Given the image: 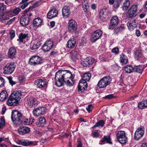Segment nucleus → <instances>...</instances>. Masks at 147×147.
<instances>
[{
    "label": "nucleus",
    "mask_w": 147,
    "mask_h": 147,
    "mask_svg": "<svg viewBox=\"0 0 147 147\" xmlns=\"http://www.w3.org/2000/svg\"><path fill=\"white\" fill-rule=\"evenodd\" d=\"M7 78L9 81L10 84L12 86H13L16 84V82L14 81L13 80L12 78L11 77H7Z\"/></svg>",
    "instance_id": "49"
},
{
    "label": "nucleus",
    "mask_w": 147,
    "mask_h": 147,
    "mask_svg": "<svg viewBox=\"0 0 147 147\" xmlns=\"http://www.w3.org/2000/svg\"><path fill=\"white\" fill-rule=\"evenodd\" d=\"M82 144L80 141H79L78 142V144L77 147H82Z\"/></svg>",
    "instance_id": "63"
},
{
    "label": "nucleus",
    "mask_w": 147,
    "mask_h": 147,
    "mask_svg": "<svg viewBox=\"0 0 147 147\" xmlns=\"http://www.w3.org/2000/svg\"><path fill=\"white\" fill-rule=\"evenodd\" d=\"M137 20H134L132 21H130L127 23V26L130 31L133 30L137 26Z\"/></svg>",
    "instance_id": "24"
},
{
    "label": "nucleus",
    "mask_w": 147,
    "mask_h": 147,
    "mask_svg": "<svg viewBox=\"0 0 147 147\" xmlns=\"http://www.w3.org/2000/svg\"><path fill=\"white\" fill-rule=\"evenodd\" d=\"M16 53V50L14 47H11L9 49L8 52V56L9 57L13 58H14Z\"/></svg>",
    "instance_id": "26"
},
{
    "label": "nucleus",
    "mask_w": 147,
    "mask_h": 147,
    "mask_svg": "<svg viewBox=\"0 0 147 147\" xmlns=\"http://www.w3.org/2000/svg\"><path fill=\"white\" fill-rule=\"evenodd\" d=\"M21 122V124H23L26 125H30V119H28V118L24 117H23Z\"/></svg>",
    "instance_id": "42"
},
{
    "label": "nucleus",
    "mask_w": 147,
    "mask_h": 147,
    "mask_svg": "<svg viewBox=\"0 0 147 147\" xmlns=\"http://www.w3.org/2000/svg\"><path fill=\"white\" fill-rule=\"evenodd\" d=\"M19 134L21 135H23L28 134L30 131V128L26 127H23L18 129Z\"/></svg>",
    "instance_id": "25"
},
{
    "label": "nucleus",
    "mask_w": 147,
    "mask_h": 147,
    "mask_svg": "<svg viewBox=\"0 0 147 147\" xmlns=\"http://www.w3.org/2000/svg\"><path fill=\"white\" fill-rule=\"evenodd\" d=\"M21 11V9L20 8L17 7L14 9L13 10V12L16 15H17L19 12Z\"/></svg>",
    "instance_id": "51"
},
{
    "label": "nucleus",
    "mask_w": 147,
    "mask_h": 147,
    "mask_svg": "<svg viewBox=\"0 0 147 147\" xmlns=\"http://www.w3.org/2000/svg\"><path fill=\"white\" fill-rule=\"evenodd\" d=\"M15 17H14L12 19H10V20H9V21H8L7 22V23L6 24V25H9L11 24L13 22L15 21Z\"/></svg>",
    "instance_id": "57"
},
{
    "label": "nucleus",
    "mask_w": 147,
    "mask_h": 147,
    "mask_svg": "<svg viewBox=\"0 0 147 147\" xmlns=\"http://www.w3.org/2000/svg\"><path fill=\"white\" fill-rule=\"evenodd\" d=\"M99 135L98 133L96 132H94L93 134V136L94 137H98Z\"/></svg>",
    "instance_id": "60"
},
{
    "label": "nucleus",
    "mask_w": 147,
    "mask_h": 147,
    "mask_svg": "<svg viewBox=\"0 0 147 147\" xmlns=\"http://www.w3.org/2000/svg\"><path fill=\"white\" fill-rule=\"evenodd\" d=\"M111 80L110 77L107 76L104 77L98 82V85L100 88H103L109 85Z\"/></svg>",
    "instance_id": "7"
},
{
    "label": "nucleus",
    "mask_w": 147,
    "mask_h": 147,
    "mask_svg": "<svg viewBox=\"0 0 147 147\" xmlns=\"http://www.w3.org/2000/svg\"><path fill=\"white\" fill-rule=\"evenodd\" d=\"M38 2H36L32 5L29 7L28 8L26 9L24 11L25 13H26L30 9H33L34 7L38 6Z\"/></svg>",
    "instance_id": "43"
},
{
    "label": "nucleus",
    "mask_w": 147,
    "mask_h": 147,
    "mask_svg": "<svg viewBox=\"0 0 147 147\" xmlns=\"http://www.w3.org/2000/svg\"><path fill=\"white\" fill-rule=\"evenodd\" d=\"M113 97H113V94H109L107 96H106L105 97V98L108 99H111L113 98Z\"/></svg>",
    "instance_id": "58"
},
{
    "label": "nucleus",
    "mask_w": 147,
    "mask_h": 147,
    "mask_svg": "<svg viewBox=\"0 0 147 147\" xmlns=\"http://www.w3.org/2000/svg\"><path fill=\"white\" fill-rule=\"evenodd\" d=\"M110 16V13L107 8H103L100 10L99 15L98 16L99 20L103 22L106 21Z\"/></svg>",
    "instance_id": "4"
},
{
    "label": "nucleus",
    "mask_w": 147,
    "mask_h": 147,
    "mask_svg": "<svg viewBox=\"0 0 147 147\" xmlns=\"http://www.w3.org/2000/svg\"><path fill=\"white\" fill-rule=\"evenodd\" d=\"M28 36V35L27 34H25L22 33H21L19 35V38L17 39V40L20 42H24L23 40L27 37Z\"/></svg>",
    "instance_id": "34"
},
{
    "label": "nucleus",
    "mask_w": 147,
    "mask_h": 147,
    "mask_svg": "<svg viewBox=\"0 0 147 147\" xmlns=\"http://www.w3.org/2000/svg\"><path fill=\"white\" fill-rule=\"evenodd\" d=\"M102 32L100 30L95 31L92 34L90 38L91 41L92 42H95L99 39L102 35Z\"/></svg>",
    "instance_id": "10"
},
{
    "label": "nucleus",
    "mask_w": 147,
    "mask_h": 147,
    "mask_svg": "<svg viewBox=\"0 0 147 147\" xmlns=\"http://www.w3.org/2000/svg\"><path fill=\"white\" fill-rule=\"evenodd\" d=\"M116 136L118 141L121 144L126 143L127 141V138L125 131H119L117 132Z\"/></svg>",
    "instance_id": "5"
},
{
    "label": "nucleus",
    "mask_w": 147,
    "mask_h": 147,
    "mask_svg": "<svg viewBox=\"0 0 147 147\" xmlns=\"http://www.w3.org/2000/svg\"><path fill=\"white\" fill-rule=\"evenodd\" d=\"M88 86L86 82L83 80H81L79 83L78 89L79 92H82L87 88Z\"/></svg>",
    "instance_id": "20"
},
{
    "label": "nucleus",
    "mask_w": 147,
    "mask_h": 147,
    "mask_svg": "<svg viewBox=\"0 0 147 147\" xmlns=\"http://www.w3.org/2000/svg\"><path fill=\"white\" fill-rule=\"evenodd\" d=\"M134 71L138 73H142L143 71V68L140 65H135L134 67Z\"/></svg>",
    "instance_id": "39"
},
{
    "label": "nucleus",
    "mask_w": 147,
    "mask_h": 147,
    "mask_svg": "<svg viewBox=\"0 0 147 147\" xmlns=\"http://www.w3.org/2000/svg\"><path fill=\"white\" fill-rule=\"evenodd\" d=\"M76 43V41L74 38H70L67 42V46L69 48L72 49L75 46Z\"/></svg>",
    "instance_id": "29"
},
{
    "label": "nucleus",
    "mask_w": 147,
    "mask_h": 147,
    "mask_svg": "<svg viewBox=\"0 0 147 147\" xmlns=\"http://www.w3.org/2000/svg\"><path fill=\"white\" fill-rule=\"evenodd\" d=\"M58 14V11L55 8H53L48 13L47 16L49 19H51L56 17Z\"/></svg>",
    "instance_id": "23"
},
{
    "label": "nucleus",
    "mask_w": 147,
    "mask_h": 147,
    "mask_svg": "<svg viewBox=\"0 0 147 147\" xmlns=\"http://www.w3.org/2000/svg\"><path fill=\"white\" fill-rule=\"evenodd\" d=\"M82 6L83 10L84 12H87L88 11V9L89 8V5L85 4V2H82Z\"/></svg>",
    "instance_id": "47"
},
{
    "label": "nucleus",
    "mask_w": 147,
    "mask_h": 147,
    "mask_svg": "<svg viewBox=\"0 0 147 147\" xmlns=\"http://www.w3.org/2000/svg\"><path fill=\"white\" fill-rule=\"evenodd\" d=\"M119 49L117 48H115L113 49L112 50V52L115 54H117L119 52Z\"/></svg>",
    "instance_id": "55"
},
{
    "label": "nucleus",
    "mask_w": 147,
    "mask_h": 147,
    "mask_svg": "<svg viewBox=\"0 0 147 147\" xmlns=\"http://www.w3.org/2000/svg\"><path fill=\"white\" fill-rule=\"evenodd\" d=\"M125 27L123 25H122L119 27L115 28L114 30V33L116 34L124 30Z\"/></svg>",
    "instance_id": "37"
},
{
    "label": "nucleus",
    "mask_w": 147,
    "mask_h": 147,
    "mask_svg": "<svg viewBox=\"0 0 147 147\" xmlns=\"http://www.w3.org/2000/svg\"><path fill=\"white\" fill-rule=\"evenodd\" d=\"M40 43L39 42H36L30 45V49L31 50H34L38 49L40 46Z\"/></svg>",
    "instance_id": "40"
},
{
    "label": "nucleus",
    "mask_w": 147,
    "mask_h": 147,
    "mask_svg": "<svg viewBox=\"0 0 147 147\" xmlns=\"http://www.w3.org/2000/svg\"><path fill=\"white\" fill-rule=\"evenodd\" d=\"M42 62V59L40 57L34 56L30 58L29 63L31 65L35 66L40 64Z\"/></svg>",
    "instance_id": "11"
},
{
    "label": "nucleus",
    "mask_w": 147,
    "mask_h": 147,
    "mask_svg": "<svg viewBox=\"0 0 147 147\" xmlns=\"http://www.w3.org/2000/svg\"><path fill=\"white\" fill-rule=\"evenodd\" d=\"M138 7L136 5H133L128 10L127 15L129 18L135 17L138 14Z\"/></svg>",
    "instance_id": "8"
},
{
    "label": "nucleus",
    "mask_w": 147,
    "mask_h": 147,
    "mask_svg": "<svg viewBox=\"0 0 147 147\" xmlns=\"http://www.w3.org/2000/svg\"><path fill=\"white\" fill-rule=\"evenodd\" d=\"M125 70L128 73H131L134 71V67L130 65H128L124 67Z\"/></svg>",
    "instance_id": "41"
},
{
    "label": "nucleus",
    "mask_w": 147,
    "mask_h": 147,
    "mask_svg": "<svg viewBox=\"0 0 147 147\" xmlns=\"http://www.w3.org/2000/svg\"><path fill=\"white\" fill-rule=\"evenodd\" d=\"M6 6L3 3H0V11L1 14L0 15L3 16L4 15V11L6 9Z\"/></svg>",
    "instance_id": "44"
},
{
    "label": "nucleus",
    "mask_w": 147,
    "mask_h": 147,
    "mask_svg": "<svg viewBox=\"0 0 147 147\" xmlns=\"http://www.w3.org/2000/svg\"><path fill=\"white\" fill-rule=\"evenodd\" d=\"M101 142H106L107 143L110 144H112L111 141V139L109 136H104L101 140Z\"/></svg>",
    "instance_id": "33"
},
{
    "label": "nucleus",
    "mask_w": 147,
    "mask_h": 147,
    "mask_svg": "<svg viewBox=\"0 0 147 147\" xmlns=\"http://www.w3.org/2000/svg\"><path fill=\"white\" fill-rule=\"evenodd\" d=\"M118 23L119 20L117 17V16L113 17L111 20L109 28L110 30H113L118 25Z\"/></svg>",
    "instance_id": "15"
},
{
    "label": "nucleus",
    "mask_w": 147,
    "mask_h": 147,
    "mask_svg": "<svg viewBox=\"0 0 147 147\" xmlns=\"http://www.w3.org/2000/svg\"><path fill=\"white\" fill-rule=\"evenodd\" d=\"M11 39H12L15 36V32L13 30H11L9 32Z\"/></svg>",
    "instance_id": "52"
},
{
    "label": "nucleus",
    "mask_w": 147,
    "mask_h": 147,
    "mask_svg": "<svg viewBox=\"0 0 147 147\" xmlns=\"http://www.w3.org/2000/svg\"><path fill=\"white\" fill-rule=\"evenodd\" d=\"M50 26L51 27H53L55 25V22L54 21H52L50 22Z\"/></svg>",
    "instance_id": "61"
},
{
    "label": "nucleus",
    "mask_w": 147,
    "mask_h": 147,
    "mask_svg": "<svg viewBox=\"0 0 147 147\" xmlns=\"http://www.w3.org/2000/svg\"><path fill=\"white\" fill-rule=\"evenodd\" d=\"M70 56L72 61L76 62L78 58L79 54L77 51L73 50L70 53Z\"/></svg>",
    "instance_id": "28"
},
{
    "label": "nucleus",
    "mask_w": 147,
    "mask_h": 147,
    "mask_svg": "<svg viewBox=\"0 0 147 147\" xmlns=\"http://www.w3.org/2000/svg\"><path fill=\"white\" fill-rule=\"evenodd\" d=\"M21 113L19 111L14 110L12 111L11 115L12 121L18 125L21 124V121L23 117Z\"/></svg>",
    "instance_id": "3"
},
{
    "label": "nucleus",
    "mask_w": 147,
    "mask_h": 147,
    "mask_svg": "<svg viewBox=\"0 0 147 147\" xmlns=\"http://www.w3.org/2000/svg\"><path fill=\"white\" fill-rule=\"evenodd\" d=\"M144 132V128L143 127H139L135 132L134 139L137 140H139L143 136Z\"/></svg>",
    "instance_id": "12"
},
{
    "label": "nucleus",
    "mask_w": 147,
    "mask_h": 147,
    "mask_svg": "<svg viewBox=\"0 0 147 147\" xmlns=\"http://www.w3.org/2000/svg\"><path fill=\"white\" fill-rule=\"evenodd\" d=\"M105 124V121L102 120H100L96 123L93 127V129L94 128L96 127H102Z\"/></svg>",
    "instance_id": "35"
},
{
    "label": "nucleus",
    "mask_w": 147,
    "mask_h": 147,
    "mask_svg": "<svg viewBox=\"0 0 147 147\" xmlns=\"http://www.w3.org/2000/svg\"><path fill=\"white\" fill-rule=\"evenodd\" d=\"M114 0H109V4L111 5H113L115 3Z\"/></svg>",
    "instance_id": "62"
},
{
    "label": "nucleus",
    "mask_w": 147,
    "mask_h": 147,
    "mask_svg": "<svg viewBox=\"0 0 147 147\" xmlns=\"http://www.w3.org/2000/svg\"><path fill=\"white\" fill-rule=\"evenodd\" d=\"M16 143L18 144L26 146L30 145H34L36 144H34V142H33L25 140H18L16 142Z\"/></svg>",
    "instance_id": "17"
},
{
    "label": "nucleus",
    "mask_w": 147,
    "mask_h": 147,
    "mask_svg": "<svg viewBox=\"0 0 147 147\" xmlns=\"http://www.w3.org/2000/svg\"><path fill=\"white\" fill-rule=\"evenodd\" d=\"M46 109L44 107H39L35 109L33 111L34 115L38 116L45 114L46 111Z\"/></svg>",
    "instance_id": "14"
},
{
    "label": "nucleus",
    "mask_w": 147,
    "mask_h": 147,
    "mask_svg": "<svg viewBox=\"0 0 147 147\" xmlns=\"http://www.w3.org/2000/svg\"><path fill=\"white\" fill-rule=\"evenodd\" d=\"M144 103V106L145 108L146 107H147V100H145L144 101H143Z\"/></svg>",
    "instance_id": "64"
},
{
    "label": "nucleus",
    "mask_w": 147,
    "mask_h": 147,
    "mask_svg": "<svg viewBox=\"0 0 147 147\" xmlns=\"http://www.w3.org/2000/svg\"><path fill=\"white\" fill-rule=\"evenodd\" d=\"M94 62V59L90 57H87L81 62V64L84 67H88Z\"/></svg>",
    "instance_id": "16"
},
{
    "label": "nucleus",
    "mask_w": 147,
    "mask_h": 147,
    "mask_svg": "<svg viewBox=\"0 0 147 147\" xmlns=\"http://www.w3.org/2000/svg\"><path fill=\"white\" fill-rule=\"evenodd\" d=\"M5 83V80L3 78L0 77V87H1L4 86Z\"/></svg>",
    "instance_id": "53"
},
{
    "label": "nucleus",
    "mask_w": 147,
    "mask_h": 147,
    "mask_svg": "<svg viewBox=\"0 0 147 147\" xmlns=\"http://www.w3.org/2000/svg\"><path fill=\"white\" fill-rule=\"evenodd\" d=\"M8 96L7 92L5 90L2 91L0 94V101H3L5 100Z\"/></svg>",
    "instance_id": "32"
},
{
    "label": "nucleus",
    "mask_w": 147,
    "mask_h": 147,
    "mask_svg": "<svg viewBox=\"0 0 147 147\" xmlns=\"http://www.w3.org/2000/svg\"><path fill=\"white\" fill-rule=\"evenodd\" d=\"M5 122L3 117L0 118V128H2L3 126L5 125Z\"/></svg>",
    "instance_id": "48"
},
{
    "label": "nucleus",
    "mask_w": 147,
    "mask_h": 147,
    "mask_svg": "<svg viewBox=\"0 0 147 147\" xmlns=\"http://www.w3.org/2000/svg\"><path fill=\"white\" fill-rule=\"evenodd\" d=\"M42 21L40 18H38L34 19L33 24L34 26L38 27L41 25Z\"/></svg>",
    "instance_id": "30"
},
{
    "label": "nucleus",
    "mask_w": 147,
    "mask_h": 147,
    "mask_svg": "<svg viewBox=\"0 0 147 147\" xmlns=\"http://www.w3.org/2000/svg\"><path fill=\"white\" fill-rule=\"evenodd\" d=\"M62 12L63 17L67 18L69 17L70 13L69 7L67 6H64L63 8Z\"/></svg>",
    "instance_id": "27"
},
{
    "label": "nucleus",
    "mask_w": 147,
    "mask_h": 147,
    "mask_svg": "<svg viewBox=\"0 0 147 147\" xmlns=\"http://www.w3.org/2000/svg\"><path fill=\"white\" fill-rule=\"evenodd\" d=\"M62 71H59L55 74V85L60 87L65 82L67 86H71L74 84V80L75 75L72 74L69 71L64 74H62Z\"/></svg>",
    "instance_id": "1"
},
{
    "label": "nucleus",
    "mask_w": 147,
    "mask_h": 147,
    "mask_svg": "<svg viewBox=\"0 0 147 147\" xmlns=\"http://www.w3.org/2000/svg\"><path fill=\"white\" fill-rule=\"evenodd\" d=\"M120 61L122 64H126L128 62L127 57L123 54L120 55Z\"/></svg>",
    "instance_id": "31"
},
{
    "label": "nucleus",
    "mask_w": 147,
    "mask_h": 147,
    "mask_svg": "<svg viewBox=\"0 0 147 147\" xmlns=\"http://www.w3.org/2000/svg\"><path fill=\"white\" fill-rule=\"evenodd\" d=\"M144 104L143 101L139 103L138 104V107L139 109H142L145 108Z\"/></svg>",
    "instance_id": "50"
},
{
    "label": "nucleus",
    "mask_w": 147,
    "mask_h": 147,
    "mask_svg": "<svg viewBox=\"0 0 147 147\" xmlns=\"http://www.w3.org/2000/svg\"><path fill=\"white\" fill-rule=\"evenodd\" d=\"M53 46V42L51 40L46 41L42 47V50L45 52L49 51Z\"/></svg>",
    "instance_id": "13"
},
{
    "label": "nucleus",
    "mask_w": 147,
    "mask_h": 147,
    "mask_svg": "<svg viewBox=\"0 0 147 147\" xmlns=\"http://www.w3.org/2000/svg\"><path fill=\"white\" fill-rule=\"evenodd\" d=\"M30 21V18L28 15H25L22 16L20 19V22L22 26L27 25Z\"/></svg>",
    "instance_id": "21"
},
{
    "label": "nucleus",
    "mask_w": 147,
    "mask_h": 147,
    "mask_svg": "<svg viewBox=\"0 0 147 147\" xmlns=\"http://www.w3.org/2000/svg\"><path fill=\"white\" fill-rule=\"evenodd\" d=\"M77 24L76 21L74 19L69 20L67 24L68 31L70 32L73 33L77 29Z\"/></svg>",
    "instance_id": "9"
},
{
    "label": "nucleus",
    "mask_w": 147,
    "mask_h": 147,
    "mask_svg": "<svg viewBox=\"0 0 147 147\" xmlns=\"http://www.w3.org/2000/svg\"><path fill=\"white\" fill-rule=\"evenodd\" d=\"M136 35L138 37H139L140 36L141 33L139 30H136Z\"/></svg>",
    "instance_id": "59"
},
{
    "label": "nucleus",
    "mask_w": 147,
    "mask_h": 147,
    "mask_svg": "<svg viewBox=\"0 0 147 147\" xmlns=\"http://www.w3.org/2000/svg\"><path fill=\"white\" fill-rule=\"evenodd\" d=\"M122 1V0H116L113 4V7L115 9L118 8L119 7V5Z\"/></svg>",
    "instance_id": "45"
},
{
    "label": "nucleus",
    "mask_w": 147,
    "mask_h": 147,
    "mask_svg": "<svg viewBox=\"0 0 147 147\" xmlns=\"http://www.w3.org/2000/svg\"><path fill=\"white\" fill-rule=\"evenodd\" d=\"M47 80L45 79H39L36 80L34 84L38 88H42L45 86L47 84Z\"/></svg>",
    "instance_id": "18"
},
{
    "label": "nucleus",
    "mask_w": 147,
    "mask_h": 147,
    "mask_svg": "<svg viewBox=\"0 0 147 147\" xmlns=\"http://www.w3.org/2000/svg\"><path fill=\"white\" fill-rule=\"evenodd\" d=\"M91 74L89 73H84L82 76L83 79L81 80H83L86 82L88 81L90 78Z\"/></svg>",
    "instance_id": "36"
},
{
    "label": "nucleus",
    "mask_w": 147,
    "mask_h": 147,
    "mask_svg": "<svg viewBox=\"0 0 147 147\" xmlns=\"http://www.w3.org/2000/svg\"><path fill=\"white\" fill-rule=\"evenodd\" d=\"M46 123V119L44 117H40L39 120L38 124L42 126Z\"/></svg>",
    "instance_id": "46"
},
{
    "label": "nucleus",
    "mask_w": 147,
    "mask_h": 147,
    "mask_svg": "<svg viewBox=\"0 0 147 147\" xmlns=\"http://www.w3.org/2000/svg\"><path fill=\"white\" fill-rule=\"evenodd\" d=\"M27 102L28 107H32L37 105L38 102L36 99L33 97H30L27 98Z\"/></svg>",
    "instance_id": "19"
},
{
    "label": "nucleus",
    "mask_w": 147,
    "mask_h": 147,
    "mask_svg": "<svg viewBox=\"0 0 147 147\" xmlns=\"http://www.w3.org/2000/svg\"><path fill=\"white\" fill-rule=\"evenodd\" d=\"M92 108V105H89L88 106V107L86 108V109L88 112L90 113L91 111Z\"/></svg>",
    "instance_id": "56"
},
{
    "label": "nucleus",
    "mask_w": 147,
    "mask_h": 147,
    "mask_svg": "<svg viewBox=\"0 0 147 147\" xmlns=\"http://www.w3.org/2000/svg\"><path fill=\"white\" fill-rule=\"evenodd\" d=\"M16 67L14 62H12L7 63L3 68V73L5 74H10L14 71Z\"/></svg>",
    "instance_id": "6"
},
{
    "label": "nucleus",
    "mask_w": 147,
    "mask_h": 147,
    "mask_svg": "<svg viewBox=\"0 0 147 147\" xmlns=\"http://www.w3.org/2000/svg\"><path fill=\"white\" fill-rule=\"evenodd\" d=\"M134 57L136 60L141 62L143 61L145 59L140 50H138L135 52Z\"/></svg>",
    "instance_id": "22"
},
{
    "label": "nucleus",
    "mask_w": 147,
    "mask_h": 147,
    "mask_svg": "<svg viewBox=\"0 0 147 147\" xmlns=\"http://www.w3.org/2000/svg\"><path fill=\"white\" fill-rule=\"evenodd\" d=\"M21 95L22 93L20 91L13 92L9 97L7 101V104L9 106L17 105Z\"/></svg>",
    "instance_id": "2"
},
{
    "label": "nucleus",
    "mask_w": 147,
    "mask_h": 147,
    "mask_svg": "<svg viewBox=\"0 0 147 147\" xmlns=\"http://www.w3.org/2000/svg\"><path fill=\"white\" fill-rule=\"evenodd\" d=\"M20 7L23 9L26 7L28 5V3H20Z\"/></svg>",
    "instance_id": "54"
},
{
    "label": "nucleus",
    "mask_w": 147,
    "mask_h": 147,
    "mask_svg": "<svg viewBox=\"0 0 147 147\" xmlns=\"http://www.w3.org/2000/svg\"><path fill=\"white\" fill-rule=\"evenodd\" d=\"M130 5V3L128 0H126L123 3L122 8L124 11H126L128 9Z\"/></svg>",
    "instance_id": "38"
}]
</instances>
